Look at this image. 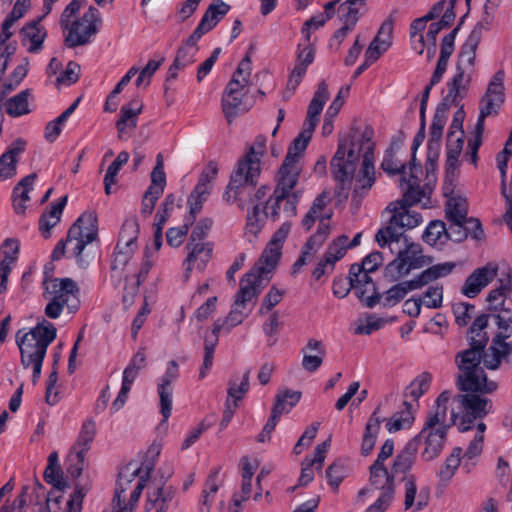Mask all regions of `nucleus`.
<instances>
[{"label": "nucleus", "mask_w": 512, "mask_h": 512, "mask_svg": "<svg viewBox=\"0 0 512 512\" xmlns=\"http://www.w3.org/2000/svg\"><path fill=\"white\" fill-rule=\"evenodd\" d=\"M213 185L197 183L188 198L189 214L197 215L207 200Z\"/></svg>", "instance_id": "obj_43"}, {"label": "nucleus", "mask_w": 512, "mask_h": 512, "mask_svg": "<svg viewBox=\"0 0 512 512\" xmlns=\"http://www.w3.org/2000/svg\"><path fill=\"white\" fill-rule=\"evenodd\" d=\"M300 172L299 164L291 163V160L282 163L278 172L277 186L265 206V215L273 221L279 219L278 210L283 202H285L284 215L288 218L296 215L298 196L292 190L298 182Z\"/></svg>", "instance_id": "obj_6"}, {"label": "nucleus", "mask_w": 512, "mask_h": 512, "mask_svg": "<svg viewBox=\"0 0 512 512\" xmlns=\"http://www.w3.org/2000/svg\"><path fill=\"white\" fill-rule=\"evenodd\" d=\"M310 140L305 138L303 135L298 136L291 143L284 161L291 160V163L299 164V158L306 150Z\"/></svg>", "instance_id": "obj_63"}, {"label": "nucleus", "mask_w": 512, "mask_h": 512, "mask_svg": "<svg viewBox=\"0 0 512 512\" xmlns=\"http://www.w3.org/2000/svg\"><path fill=\"white\" fill-rule=\"evenodd\" d=\"M329 99L328 85L325 81H321L317 87L312 100L309 103L307 116L309 118H318L323 110L324 104Z\"/></svg>", "instance_id": "obj_46"}, {"label": "nucleus", "mask_w": 512, "mask_h": 512, "mask_svg": "<svg viewBox=\"0 0 512 512\" xmlns=\"http://www.w3.org/2000/svg\"><path fill=\"white\" fill-rule=\"evenodd\" d=\"M414 204L405 201L404 195L401 200L389 204L386 210L392 215L388 225L379 229L375 235V240L381 248L399 243L402 237H406L405 229H412L422 222L421 215L409 209Z\"/></svg>", "instance_id": "obj_10"}, {"label": "nucleus", "mask_w": 512, "mask_h": 512, "mask_svg": "<svg viewBox=\"0 0 512 512\" xmlns=\"http://www.w3.org/2000/svg\"><path fill=\"white\" fill-rule=\"evenodd\" d=\"M260 173V159L257 157L254 147L251 146L248 153L238 161L233 170L224 193V199L230 203L238 201L239 206L243 209V196L246 193L249 194L257 185Z\"/></svg>", "instance_id": "obj_9"}, {"label": "nucleus", "mask_w": 512, "mask_h": 512, "mask_svg": "<svg viewBox=\"0 0 512 512\" xmlns=\"http://www.w3.org/2000/svg\"><path fill=\"white\" fill-rule=\"evenodd\" d=\"M136 249L117 244L114 250V259L111 264L113 271H122L127 265Z\"/></svg>", "instance_id": "obj_62"}, {"label": "nucleus", "mask_w": 512, "mask_h": 512, "mask_svg": "<svg viewBox=\"0 0 512 512\" xmlns=\"http://www.w3.org/2000/svg\"><path fill=\"white\" fill-rule=\"evenodd\" d=\"M357 6L358 3L354 0H346L339 5L338 12L343 25L354 29L359 20V9Z\"/></svg>", "instance_id": "obj_54"}, {"label": "nucleus", "mask_w": 512, "mask_h": 512, "mask_svg": "<svg viewBox=\"0 0 512 512\" xmlns=\"http://www.w3.org/2000/svg\"><path fill=\"white\" fill-rule=\"evenodd\" d=\"M394 477L392 471L389 472L384 464L373 463L370 466L369 481L376 489L395 488Z\"/></svg>", "instance_id": "obj_39"}, {"label": "nucleus", "mask_w": 512, "mask_h": 512, "mask_svg": "<svg viewBox=\"0 0 512 512\" xmlns=\"http://www.w3.org/2000/svg\"><path fill=\"white\" fill-rule=\"evenodd\" d=\"M379 412H380V406H378L374 410V412L369 417V419L365 425L364 434H363L362 442H361V455L362 456H368L372 452V450L375 446V442H376L378 433L380 431L381 423L384 421V418H382L379 415Z\"/></svg>", "instance_id": "obj_31"}, {"label": "nucleus", "mask_w": 512, "mask_h": 512, "mask_svg": "<svg viewBox=\"0 0 512 512\" xmlns=\"http://www.w3.org/2000/svg\"><path fill=\"white\" fill-rule=\"evenodd\" d=\"M245 94L246 93L231 95L229 93H223L221 107L228 124H231L239 115L246 113L250 109V106L243 100Z\"/></svg>", "instance_id": "obj_33"}, {"label": "nucleus", "mask_w": 512, "mask_h": 512, "mask_svg": "<svg viewBox=\"0 0 512 512\" xmlns=\"http://www.w3.org/2000/svg\"><path fill=\"white\" fill-rule=\"evenodd\" d=\"M482 35L478 30H472L464 44L461 46L456 63V72L452 79L447 82L448 90L458 94L465 95L471 81V71L473 70L476 50L481 42Z\"/></svg>", "instance_id": "obj_14"}, {"label": "nucleus", "mask_w": 512, "mask_h": 512, "mask_svg": "<svg viewBox=\"0 0 512 512\" xmlns=\"http://www.w3.org/2000/svg\"><path fill=\"white\" fill-rule=\"evenodd\" d=\"M381 168L389 175L406 174V164L396 159V150L390 146L386 151L381 163Z\"/></svg>", "instance_id": "obj_53"}, {"label": "nucleus", "mask_w": 512, "mask_h": 512, "mask_svg": "<svg viewBox=\"0 0 512 512\" xmlns=\"http://www.w3.org/2000/svg\"><path fill=\"white\" fill-rule=\"evenodd\" d=\"M411 284L409 281H403L392 286L390 289L385 291L382 295L383 307H393L405 298L408 292L412 291Z\"/></svg>", "instance_id": "obj_45"}, {"label": "nucleus", "mask_w": 512, "mask_h": 512, "mask_svg": "<svg viewBox=\"0 0 512 512\" xmlns=\"http://www.w3.org/2000/svg\"><path fill=\"white\" fill-rule=\"evenodd\" d=\"M43 477L47 483L52 484L53 487L56 488L57 492H63L68 486L63 478V472L60 466L47 465Z\"/></svg>", "instance_id": "obj_60"}, {"label": "nucleus", "mask_w": 512, "mask_h": 512, "mask_svg": "<svg viewBox=\"0 0 512 512\" xmlns=\"http://www.w3.org/2000/svg\"><path fill=\"white\" fill-rule=\"evenodd\" d=\"M229 10L230 6L228 4L222 1H219L218 3L213 2L206 9L200 20V24L210 31L229 12Z\"/></svg>", "instance_id": "obj_40"}, {"label": "nucleus", "mask_w": 512, "mask_h": 512, "mask_svg": "<svg viewBox=\"0 0 512 512\" xmlns=\"http://www.w3.org/2000/svg\"><path fill=\"white\" fill-rule=\"evenodd\" d=\"M250 371H246L243 375L234 374L228 382V399H232V404L238 407V402L242 400L249 390Z\"/></svg>", "instance_id": "obj_38"}, {"label": "nucleus", "mask_w": 512, "mask_h": 512, "mask_svg": "<svg viewBox=\"0 0 512 512\" xmlns=\"http://www.w3.org/2000/svg\"><path fill=\"white\" fill-rule=\"evenodd\" d=\"M464 96L454 91L448 90L441 102L437 105L433 120L430 126L428 147L429 149H437L440 146L442 132L446 124L447 115L452 105H457V99Z\"/></svg>", "instance_id": "obj_18"}, {"label": "nucleus", "mask_w": 512, "mask_h": 512, "mask_svg": "<svg viewBox=\"0 0 512 512\" xmlns=\"http://www.w3.org/2000/svg\"><path fill=\"white\" fill-rule=\"evenodd\" d=\"M403 406L404 409L395 413L386 423V428L390 433L409 428L414 421L413 405L405 400Z\"/></svg>", "instance_id": "obj_36"}, {"label": "nucleus", "mask_w": 512, "mask_h": 512, "mask_svg": "<svg viewBox=\"0 0 512 512\" xmlns=\"http://www.w3.org/2000/svg\"><path fill=\"white\" fill-rule=\"evenodd\" d=\"M286 398H290V407H294L301 398V392L285 390L283 392L277 393L276 402L272 409V415L270 416V418L267 420L266 424L263 427L264 432L271 434V432L275 429L280 416L283 413H288V409H286L284 404Z\"/></svg>", "instance_id": "obj_28"}, {"label": "nucleus", "mask_w": 512, "mask_h": 512, "mask_svg": "<svg viewBox=\"0 0 512 512\" xmlns=\"http://www.w3.org/2000/svg\"><path fill=\"white\" fill-rule=\"evenodd\" d=\"M455 267L456 264L454 262H444L432 265L431 267L421 272L414 279L409 280V283L411 284L413 290L419 289L437 280L438 278H442L449 275L454 270Z\"/></svg>", "instance_id": "obj_29"}, {"label": "nucleus", "mask_w": 512, "mask_h": 512, "mask_svg": "<svg viewBox=\"0 0 512 512\" xmlns=\"http://www.w3.org/2000/svg\"><path fill=\"white\" fill-rule=\"evenodd\" d=\"M100 24L99 11L90 7L81 18L72 21L68 27L63 28L68 31L64 39L65 45L69 48L87 45L91 38L98 33Z\"/></svg>", "instance_id": "obj_16"}, {"label": "nucleus", "mask_w": 512, "mask_h": 512, "mask_svg": "<svg viewBox=\"0 0 512 512\" xmlns=\"http://www.w3.org/2000/svg\"><path fill=\"white\" fill-rule=\"evenodd\" d=\"M44 297L49 300L45 307V315L48 318H58L63 308L74 313L80 305L79 287L71 278H50L46 276L43 281Z\"/></svg>", "instance_id": "obj_11"}, {"label": "nucleus", "mask_w": 512, "mask_h": 512, "mask_svg": "<svg viewBox=\"0 0 512 512\" xmlns=\"http://www.w3.org/2000/svg\"><path fill=\"white\" fill-rule=\"evenodd\" d=\"M348 240V236L341 235L334 239L328 245V248L324 254V257L326 258V263H332L335 266V263L346 254V251L348 249Z\"/></svg>", "instance_id": "obj_52"}, {"label": "nucleus", "mask_w": 512, "mask_h": 512, "mask_svg": "<svg viewBox=\"0 0 512 512\" xmlns=\"http://www.w3.org/2000/svg\"><path fill=\"white\" fill-rule=\"evenodd\" d=\"M431 380L432 377L429 373H421L406 388L405 397H410L413 401H418V399L429 390Z\"/></svg>", "instance_id": "obj_49"}, {"label": "nucleus", "mask_w": 512, "mask_h": 512, "mask_svg": "<svg viewBox=\"0 0 512 512\" xmlns=\"http://www.w3.org/2000/svg\"><path fill=\"white\" fill-rule=\"evenodd\" d=\"M185 248L188 251L184 262L186 264L185 277L188 278L194 266L199 270L205 268L212 257L214 244L212 242L188 241Z\"/></svg>", "instance_id": "obj_21"}, {"label": "nucleus", "mask_w": 512, "mask_h": 512, "mask_svg": "<svg viewBox=\"0 0 512 512\" xmlns=\"http://www.w3.org/2000/svg\"><path fill=\"white\" fill-rule=\"evenodd\" d=\"M220 468H214L209 473L201 494V509L209 511L212 509V501L219 489L218 476Z\"/></svg>", "instance_id": "obj_41"}, {"label": "nucleus", "mask_w": 512, "mask_h": 512, "mask_svg": "<svg viewBox=\"0 0 512 512\" xmlns=\"http://www.w3.org/2000/svg\"><path fill=\"white\" fill-rule=\"evenodd\" d=\"M97 237V217L93 213H83L70 227L66 243L71 246L73 256L81 263V253L85 246Z\"/></svg>", "instance_id": "obj_17"}, {"label": "nucleus", "mask_w": 512, "mask_h": 512, "mask_svg": "<svg viewBox=\"0 0 512 512\" xmlns=\"http://www.w3.org/2000/svg\"><path fill=\"white\" fill-rule=\"evenodd\" d=\"M488 319L487 314H481L474 320L468 331L470 348L456 355L459 384L463 389L496 391L498 388L497 382L488 380L484 368L481 366L484 349L489 340L485 332Z\"/></svg>", "instance_id": "obj_2"}, {"label": "nucleus", "mask_w": 512, "mask_h": 512, "mask_svg": "<svg viewBox=\"0 0 512 512\" xmlns=\"http://www.w3.org/2000/svg\"><path fill=\"white\" fill-rule=\"evenodd\" d=\"M494 318L496 319L499 331L493 339H495L496 342H503V340L510 338L512 335V311L503 310L501 314L494 315Z\"/></svg>", "instance_id": "obj_55"}, {"label": "nucleus", "mask_w": 512, "mask_h": 512, "mask_svg": "<svg viewBox=\"0 0 512 512\" xmlns=\"http://www.w3.org/2000/svg\"><path fill=\"white\" fill-rule=\"evenodd\" d=\"M416 439H410L401 451L395 456L391 471L393 475H403L405 488L404 506L408 510L415 505L417 510H423L429 501V490L422 488L417 494L416 477L409 474L416 463L418 444Z\"/></svg>", "instance_id": "obj_5"}, {"label": "nucleus", "mask_w": 512, "mask_h": 512, "mask_svg": "<svg viewBox=\"0 0 512 512\" xmlns=\"http://www.w3.org/2000/svg\"><path fill=\"white\" fill-rule=\"evenodd\" d=\"M328 238L327 226H321L317 229L316 233L313 234L305 243L302 248L301 255L292 266V274H296L299 270L307 264V261L321 248L323 243Z\"/></svg>", "instance_id": "obj_27"}, {"label": "nucleus", "mask_w": 512, "mask_h": 512, "mask_svg": "<svg viewBox=\"0 0 512 512\" xmlns=\"http://www.w3.org/2000/svg\"><path fill=\"white\" fill-rule=\"evenodd\" d=\"M498 266L494 263H488L483 267L475 269L466 279L461 291L469 297H476L483 288L491 283L497 276Z\"/></svg>", "instance_id": "obj_19"}, {"label": "nucleus", "mask_w": 512, "mask_h": 512, "mask_svg": "<svg viewBox=\"0 0 512 512\" xmlns=\"http://www.w3.org/2000/svg\"><path fill=\"white\" fill-rule=\"evenodd\" d=\"M29 96L30 90L25 89L17 95L9 98L4 104L7 114L11 117H19L28 114L30 112L28 106Z\"/></svg>", "instance_id": "obj_42"}, {"label": "nucleus", "mask_w": 512, "mask_h": 512, "mask_svg": "<svg viewBox=\"0 0 512 512\" xmlns=\"http://www.w3.org/2000/svg\"><path fill=\"white\" fill-rule=\"evenodd\" d=\"M370 273L371 272H366L365 269H361L357 263L351 265L348 279L351 281V285L353 286V290L357 298L363 297V292L359 291V287H368V289L371 290V293H375V283L369 275Z\"/></svg>", "instance_id": "obj_35"}, {"label": "nucleus", "mask_w": 512, "mask_h": 512, "mask_svg": "<svg viewBox=\"0 0 512 512\" xmlns=\"http://www.w3.org/2000/svg\"><path fill=\"white\" fill-rule=\"evenodd\" d=\"M390 46L391 42L388 39H380V36H375L365 52L367 62L377 61Z\"/></svg>", "instance_id": "obj_61"}, {"label": "nucleus", "mask_w": 512, "mask_h": 512, "mask_svg": "<svg viewBox=\"0 0 512 512\" xmlns=\"http://www.w3.org/2000/svg\"><path fill=\"white\" fill-rule=\"evenodd\" d=\"M96 427L95 422L91 419L86 420L80 430L77 442L72 447L74 451L83 450V453L90 449V445L95 437Z\"/></svg>", "instance_id": "obj_51"}, {"label": "nucleus", "mask_w": 512, "mask_h": 512, "mask_svg": "<svg viewBox=\"0 0 512 512\" xmlns=\"http://www.w3.org/2000/svg\"><path fill=\"white\" fill-rule=\"evenodd\" d=\"M512 293V283L510 279L505 281L500 280V285L491 290L487 296V302L489 303L490 310L499 309L503 303L504 299L509 297Z\"/></svg>", "instance_id": "obj_50"}, {"label": "nucleus", "mask_w": 512, "mask_h": 512, "mask_svg": "<svg viewBox=\"0 0 512 512\" xmlns=\"http://www.w3.org/2000/svg\"><path fill=\"white\" fill-rule=\"evenodd\" d=\"M456 386L465 394L455 396V401L459 404V411L457 413L452 412L451 421L460 432H467L476 420L483 419L492 411L493 402L486 395L495 391L463 389L459 384V374L456 378Z\"/></svg>", "instance_id": "obj_8"}, {"label": "nucleus", "mask_w": 512, "mask_h": 512, "mask_svg": "<svg viewBox=\"0 0 512 512\" xmlns=\"http://www.w3.org/2000/svg\"><path fill=\"white\" fill-rule=\"evenodd\" d=\"M391 253L397 254L387 266V272L396 271V277L407 275L411 270L430 265L433 258L422 254V247L418 243L410 242L402 237L397 244L386 245Z\"/></svg>", "instance_id": "obj_15"}, {"label": "nucleus", "mask_w": 512, "mask_h": 512, "mask_svg": "<svg viewBox=\"0 0 512 512\" xmlns=\"http://www.w3.org/2000/svg\"><path fill=\"white\" fill-rule=\"evenodd\" d=\"M415 152L412 151V159L409 164V178H406V174L400 178V188L404 192L405 201L410 203H418L425 196V192L420 186L422 168L420 164L416 163Z\"/></svg>", "instance_id": "obj_20"}, {"label": "nucleus", "mask_w": 512, "mask_h": 512, "mask_svg": "<svg viewBox=\"0 0 512 512\" xmlns=\"http://www.w3.org/2000/svg\"><path fill=\"white\" fill-rule=\"evenodd\" d=\"M281 257V245L275 244V242H269L264 249L260 259L255 266L249 271L254 276L263 280L266 275L271 273L277 266Z\"/></svg>", "instance_id": "obj_25"}, {"label": "nucleus", "mask_w": 512, "mask_h": 512, "mask_svg": "<svg viewBox=\"0 0 512 512\" xmlns=\"http://www.w3.org/2000/svg\"><path fill=\"white\" fill-rule=\"evenodd\" d=\"M464 145V131H459L457 134L456 131L452 130L448 132L447 135V158H446V171L448 175L451 173L452 175L456 171L458 167V159L461 155L462 149Z\"/></svg>", "instance_id": "obj_32"}, {"label": "nucleus", "mask_w": 512, "mask_h": 512, "mask_svg": "<svg viewBox=\"0 0 512 512\" xmlns=\"http://www.w3.org/2000/svg\"><path fill=\"white\" fill-rule=\"evenodd\" d=\"M328 205V193H320L313 201L310 209L302 219V226L308 231L312 228L314 223L319 220L318 229L321 226H327L328 236L330 235V224L327 222L332 217V211H326Z\"/></svg>", "instance_id": "obj_22"}, {"label": "nucleus", "mask_w": 512, "mask_h": 512, "mask_svg": "<svg viewBox=\"0 0 512 512\" xmlns=\"http://www.w3.org/2000/svg\"><path fill=\"white\" fill-rule=\"evenodd\" d=\"M501 1L502 0H487L484 5L482 18L472 30H478L481 35L483 30H489L494 20V13Z\"/></svg>", "instance_id": "obj_58"}, {"label": "nucleus", "mask_w": 512, "mask_h": 512, "mask_svg": "<svg viewBox=\"0 0 512 512\" xmlns=\"http://www.w3.org/2000/svg\"><path fill=\"white\" fill-rule=\"evenodd\" d=\"M141 468H132V463L124 467L118 475L113 503L118 512H131L145 488V478H138Z\"/></svg>", "instance_id": "obj_13"}, {"label": "nucleus", "mask_w": 512, "mask_h": 512, "mask_svg": "<svg viewBox=\"0 0 512 512\" xmlns=\"http://www.w3.org/2000/svg\"><path fill=\"white\" fill-rule=\"evenodd\" d=\"M88 490V487L76 484L73 493L70 495L69 499L66 500V512H80Z\"/></svg>", "instance_id": "obj_64"}, {"label": "nucleus", "mask_w": 512, "mask_h": 512, "mask_svg": "<svg viewBox=\"0 0 512 512\" xmlns=\"http://www.w3.org/2000/svg\"><path fill=\"white\" fill-rule=\"evenodd\" d=\"M512 353V343L496 342L495 339L492 341V345L489 347L487 353L483 354L482 361L484 366L490 370H496L499 368L503 359L508 357Z\"/></svg>", "instance_id": "obj_34"}, {"label": "nucleus", "mask_w": 512, "mask_h": 512, "mask_svg": "<svg viewBox=\"0 0 512 512\" xmlns=\"http://www.w3.org/2000/svg\"><path fill=\"white\" fill-rule=\"evenodd\" d=\"M261 281L253 273H246L240 281V288L235 295L234 304L243 309L252 310L249 304L257 299L260 293Z\"/></svg>", "instance_id": "obj_26"}, {"label": "nucleus", "mask_w": 512, "mask_h": 512, "mask_svg": "<svg viewBox=\"0 0 512 512\" xmlns=\"http://www.w3.org/2000/svg\"><path fill=\"white\" fill-rule=\"evenodd\" d=\"M445 233V223L441 220H433L425 229L423 233V240L430 245H435L438 241L443 243L442 238H445Z\"/></svg>", "instance_id": "obj_57"}, {"label": "nucleus", "mask_w": 512, "mask_h": 512, "mask_svg": "<svg viewBox=\"0 0 512 512\" xmlns=\"http://www.w3.org/2000/svg\"><path fill=\"white\" fill-rule=\"evenodd\" d=\"M504 79L503 70L497 71L488 84L486 93L480 102V113L475 125V135L473 139L468 140L466 158L472 164L478 160V150L482 143L485 119L491 115H497L504 102Z\"/></svg>", "instance_id": "obj_7"}, {"label": "nucleus", "mask_w": 512, "mask_h": 512, "mask_svg": "<svg viewBox=\"0 0 512 512\" xmlns=\"http://www.w3.org/2000/svg\"><path fill=\"white\" fill-rule=\"evenodd\" d=\"M213 185L197 183L188 198L189 214L197 215L207 200Z\"/></svg>", "instance_id": "obj_44"}, {"label": "nucleus", "mask_w": 512, "mask_h": 512, "mask_svg": "<svg viewBox=\"0 0 512 512\" xmlns=\"http://www.w3.org/2000/svg\"><path fill=\"white\" fill-rule=\"evenodd\" d=\"M175 508L174 491L170 488L163 489L162 487L156 488L153 491L150 489L147 493L146 511L155 510V512H164L169 509Z\"/></svg>", "instance_id": "obj_30"}, {"label": "nucleus", "mask_w": 512, "mask_h": 512, "mask_svg": "<svg viewBox=\"0 0 512 512\" xmlns=\"http://www.w3.org/2000/svg\"><path fill=\"white\" fill-rule=\"evenodd\" d=\"M20 333L18 331L16 335V342L20 350L21 364L24 368L32 367V382L36 384L41 375L47 348L56 338V328L52 323L43 320L22 337Z\"/></svg>", "instance_id": "obj_4"}, {"label": "nucleus", "mask_w": 512, "mask_h": 512, "mask_svg": "<svg viewBox=\"0 0 512 512\" xmlns=\"http://www.w3.org/2000/svg\"><path fill=\"white\" fill-rule=\"evenodd\" d=\"M85 453L83 450L74 451L71 449L66 459L67 473L74 479L78 478L83 471Z\"/></svg>", "instance_id": "obj_59"}, {"label": "nucleus", "mask_w": 512, "mask_h": 512, "mask_svg": "<svg viewBox=\"0 0 512 512\" xmlns=\"http://www.w3.org/2000/svg\"><path fill=\"white\" fill-rule=\"evenodd\" d=\"M196 216L189 214L181 227L170 228L166 233L167 243L172 247H179L183 243L184 237L189 231V227L194 223Z\"/></svg>", "instance_id": "obj_56"}, {"label": "nucleus", "mask_w": 512, "mask_h": 512, "mask_svg": "<svg viewBox=\"0 0 512 512\" xmlns=\"http://www.w3.org/2000/svg\"><path fill=\"white\" fill-rule=\"evenodd\" d=\"M451 398L450 391H443L436 399L435 405L426 417L425 424L420 433L413 437L416 439L418 448L422 441L425 443V449L422 456L425 460L431 461L437 458L444 448L447 431L453 424L446 423L447 404Z\"/></svg>", "instance_id": "obj_3"}, {"label": "nucleus", "mask_w": 512, "mask_h": 512, "mask_svg": "<svg viewBox=\"0 0 512 512\" xmlns=\"http://www.w3.org/2000/svg\"><path fill=\"white\" fill-rule=\"evenodd\" d=\"M468 204L461 196H450L446 202L447 220H466Z\"/></svg>", "instance_id": "obj_48"}, {"label": "nucleus", "mask_w": 512, "mask_h": 512, "mask_svg": "<svg viewBox=\"0 0 512 512\" xmlns=\"http://www.w3.org/2000/svg\"><path fill=\"white\" fill-rule=\"evenodd\" d=\"M39 21L40 20H34L30 22L20 31L22 42L25 43L26 41H30L31 43V46L28 49L29 52L38 51L46 37V32L39 26Z\"/></svg>", "instance_id": "obj_37"}, {"label": "nucleus", "mask_w": 512, "mask_h": 512, "mask_svg": "<svg viewBox=\"0 0 512 512\" xmlns=\"http://www.w3.org/2000/svg\"><path fill=\"white\" fill-rule=\"evenodd\" d=\"M374 132L371 127H366L362 133H353L348 139H339L338 148L333 156L330 168L334 179L341 188L350 186L354 177L358 162L362 157V166L357 179L355 191L359 188L368 190L375 182Z\"/></svg>", "instance_id": "obj_1"}, {"label": "nucleus", "mask_w": 512, "mask_h": 512, "mask_svg": "<svg viewBox=\"0 0 512 512\" xmlns=\"http://www.w3.org/2000/svg\"><path fill=\"white\" fill-rule=\"evenodd\" d=\"M142 110L143 104L137 99H133L121 107L120 118L116 122L119 139L131 136V132L137 127L138 116Z\"/></svg>", "instance_id": "obj_23"}, {"label": "nucleus", "mask_w": 512, "mask_h": 512, "mask_svg": "<svg viewBox=\"0 0 512 512\" xmlns=\"http://www.w3.org/2000/svg\"><path fill=\"white\" fill-rule=\"evenodd\" d=\"M139 234V224L136 219L126 220L121 228L117 244L125 247L137 249V238Z\"/></svg>", "instance_id": "obj_47"}, {"label": "nucleus", "mask_w": 512, "mask_h": 512, "mask_svg": "<svg viewBox=\"0 0 512 512\" xmlns=\"http://www.w3.org/2000/svg\"><path fill=\"white\" fill-rule=\"evenodd\" d=\"M485 430L486 425L483 422H479L476 426V433L473 439L470 440L465 453H463L461 447H455L452 450V453L446 458L439 470L438 475L441 480L449 481L461 463L466 473L471 472L483 451Z\"/></svg>", "instance_id": "obj_12"}, {"label": "nucleus", "mask_w": 512, "mask_h": 512, "mask_svg": "<svg viewBox=\"0 0 512 512\" xmlns=\"http://www.w3.org/2000/svg\"><path fill=\"white\" fill-rule=\"evenodd\" d=\"M25 146L26 141L18 138L0 156V180L10 179L16 174L18 156L24 152Z\"/></svg>", "instance_id": "obj_24"}]
</instances>
